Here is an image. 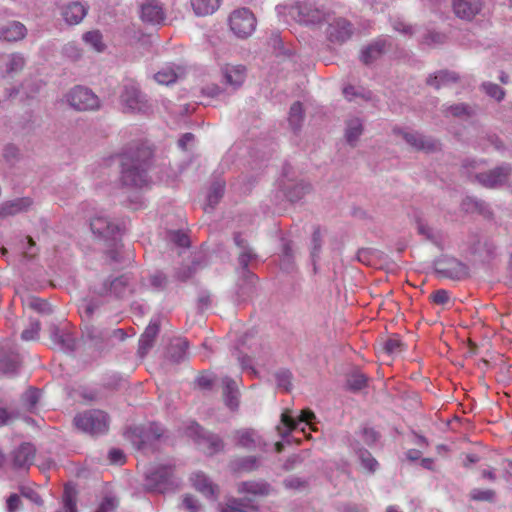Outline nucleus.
<instances>
[{"instance_id":"nucleus-41","label":"nucleus","mask_w":512,"mask_h":512,"mask_svg":"<svg viewBox=\"0 0 512 512\" xmlns=\"http://www.w3.org/2000/svg\"><path fill=\"white\" fill-rule=\"evenodd\" d=\"M289 125L293 130H298L303 121V108L300 102L291 105L288 117Z\"/></svg>"},{"instance_id":"nucleus-43","label":"nucleus","mask_w":512,"mask_h":512,"mask_svg":"<svg viewBox=\"0 0 512 512\" xmlns=\"http://www.w3.org/2000/svg\"><path fill=\"white\" fill-rule=\"evenodd\" d=\"M445 114L447 116L451 115L457 118L470 117L473 115V109L466 104H456L449 106L445 109Z\"/></svg>"},{"instance_id":"nucleus-20","label":"nucleus","mask_w":512,"mask_h":512,"mask_svg":"<svg viewBox=\"0 0 512 512\" xmlns=\"http://www.w3.org/2000/svg\"><path fill=\"white\" fill-rule=\"evenodd\" d=\"M439 271L451 279H462L467 276L468 268L462 262L451 258L439 263Z\"/></svg>"},{"instance_id":"nucleus-25","label":"nucleus","mask_w":512,"mask_h":512,"mask_svg":"<svg viewBox=\"0 0 512 512\" xmlns=\"http://www.w3.org/2000/svg\"><path fill=\"white\" fill-rule=\"evenodd\" d=\"M25 60L20 54H9L0 56V69L2 73L12 74L23 69Z\"/></svg>"},{"instance_id":"nucleus-31","label":"nucleus","mask_w":512,"mask_h":512,"mask_svg":"<svg viewBox=\"0 0 512 512\" xmlns=\"http://www.w3.org/2000/svg\"><path fill=\"white\" fill-rule=\"evenodd\" d=\"M185 70L182 67L167 66L158 71L154 78L159 84L169 85L182 78Z\"/></svg>"},{"instance_id":"nucleus-57","label":"nucleus","mask_w":512,"mask_h":512,"mask_svg":"<svg viewBox=\"0 0 512 512\" xmlns=\"http://www.w3.org/2000/svg\"><path fill=\"white\" fill-rule=\"evenodd\" d=\"M343 93L348 100H352L353 98L358 97V96L363 97L365 99L370 98L369 92L359 91V89H357L354 86L345 87L343 90Z\"/></svg>"},{"instance_id":"nucleus-38","label":"nucleus","mask_w":512,"mask_h":512,"mask_svg":"<svg viewBox=\"0 0 512 512\" xmlns=\"http://www.w3.org/2000/svg\"><path fill=\"white\" fill-rule=\"evenodd\" d=\"M363 126L359 118L350 119L347 122L346 138L350 144H354L362 134Z\"/></svg>"},{"instance_id":"nucleus-40","label":"nucleus","mask_w":512,"mask_h":512,"mask_svg":"<svg viewBox=\"0 0 512 512\" xmlns=\"http://www.w3.org/2000/svg\"><path fill=\"white\" fill-rule=\"evenodd\" d=\"M224 194V183L221 181L215 182L207 195V206L205 210L207 211V207L213 209L216 204L220 201Z\"/></svg>"},{"instance_id":"nucleus-59","label":"nucleus","mask_w":512,"mask_h":512,"mask_svg":"<svg viewBox=\"0 0 512 512\" xmlns=\"http://www.w3.org/2000/svg\"><path fill=\"white\" fill-rule=\"evenodd\" d=\"M170 240L176 243L180 247L189 246V238L188 236L181 231H173L170 233Z\"/></svg>"},{"instance_id":"nucleus-12","label":"nucleus","mask_w":512,"mask_h":512,"mask_svg":"<svg viewBox=\"0 0 512 512\" xmlns=\"http://www.w3.org/2000/svg\"><path fill=\"white\" fill-rule=\"evenodd\" d=\"M353 33L352 25L344 18H335L329 22L326 34L329 41L334 43H343L347 41Z\"/></svg>"},{"instance_id":"nucleus-30","label":"nucleus","mask_w":512,"mask_h":512,"mask_svg":"<svg viewBox=\"0 0 512 512\" xmlns=\"http://www.w3.org/2000/svg\"><path fill=\"white\" fill-rule=\"evenodd\" d=\"M26 32L27 30L22 23L13 21L2 27L0 38L9 42L18 41L25 37Z\"/></svg>"},{"instance_id":"nucleus-14","label":"nucleus","mask_w":512,"mask_h":512,"mask_svg":"<svg viewBox=\"0 0 512 512\" xmlns=\"http://www.w3.org/2000/svg\"><path fill=\"white\" fill-rule=\"evenodd\" d=\"M224 84L233 89L239 88L245 81L246 68L243 65L226 64L221 68Z\"/></svg>"},{"instance_id":"nucleus-19","label":"nucleus","mask_w":512,"mask_h":512,"mask_svg":"<svg viewBox=\"0 0 512 512\" xmlns=\"http://www.w3.org/2000/svg\"><path fill=\"white\" fill-rule=\"evenodd\" d=\"M90 227L94 234L103 238L113 237L118 230L117 225L103 215L93 217L90 221Z\"/></svg>"},{"instance_id":"nucleus-2","label":"nucleus","mask_w":512,"mask_h":512,"mask_svg":"<svg viewBox=\"0 0 512 512\" xmlns=\"http://www.w3.org/2000/svg\"><path fill=\"white\" fill-rule=\"evenodd\" d=\"M314 418L315 415L312 411H302L299 417L293 416L291 411L288 410L283 412L280 423L276 427L282 441H277L274 448L280 449L285 446L302 445L303 439L310 437L306 431V426L310 429Z\"/></svg>"},{"instance_id":"nucleus-11","label":"nucleus","mask_w":512,"mask_h":512,"mask_svg":"<svg viewBox=\"0 0 512 512\" xmlns=\"http://www.w3.org/2000/svg\"><path fill=\"white\" fill-rule=\"evenodd\" d=\"M233 443L246 448H262L267 446L264 435L253 428H241L233 432Z\"/></svg>"},{"instance_id":"nucleus-42","label":"nucleus","mask_w":512,"mask_h":512,"mask_svg":"<svg viewBox=\"0 0 512 512\" xmlns=\"http://www.w3.org/2000/svg\"><path fill=\"white\" fill-rule=\"evenodd\" d=\"M359 461L360 467L368 473H374L378 469L377 460L368 450H360Z\"/></svg>"},{"instance_id":"nucleus-58","label":"nucleus","mask_w":512,"mask_h":512,"mask_svg":"<svg viewBox=\"0 0 512 512\" xmlns=\"http://www.w3.org/2000/svg\"><path fill=\"white\" fill-rule=\"evenodd\" d=\"M152 287L157 290L163 289L167 284V277L162 272H155L150 276Z\"/></svg>"},{"instance_id":"nucleus-10","label":"nucleus","mask_w":512,"mask_h":512,"mask_svg":"<svg viewBox=\"0 0 512 512\" xmlns=\"http://www.w3.org/2000/svg\"><path fill=\"white\" fill-rule=\"evenodd\" d=\"M121 103L124 109L131 112H145L148 108L145 96L134 84H129L124 87L121 93Z\"/></svg>"},{"instance_id":"nucleus-32","label":"nucleus","mask_w":512,"mask_h":512,"mask_svg":"<svg viewBox=\"0 0 512 512\" xmlns=\"http://www.w3.org/2000/svg\"><path fill=\"white\" fill-rule=\"evenodd\" d=\"M387 40L385 38H379L374 41L371 45L366 47L361 53V60L365 64H370L385 51Z\"/></svg>"},{"instance_id":"nucleus-56","label":"nucleus","mask_w":512,"mask_h":512,"mask_svg":"<svg viewBox=\"0 0 512 512\" xmlns=\"http://www.w3.org/2000/svg\"><path fill=\"white\" fill-rule=\"evenodd\" d=\"M29 306L40 313H51V306L44 300L34 298L30 301Z\"/></svg>"},{"instance_id":"nucleus-51","label":"nucleus","mask_w":512,"mask_h":512,"mask_svg":"<svg viewBox=\"0 0 512 512\" xmlns=\"http://www.w3.org/2000/svg\"><path fill=\"white\" fill-rule=\"evenodd\" d=\"M64 512H76V501L74 492L68 486L65 487L64 492Z\"/></svg>"},{"instance_id":"nucleus-28","label":"nucleus","mask_w":512,"mask_h":512,"mask_svg":"<svg viewBox=\"0 0 512 512\" xmlns=\"http://www.w3.org/2000/svg\"><path fill=\"white\" fill-rule=\"evenodd\" d=\"M188 433L190 436L202 438L204 440L203 444L209 445L210 448L223 446V441L218 435L205 432L197 423H192L189 426ZM199 444H202V442Z\"/></svg>"},{"instance_id":"nucleus-33","label":"nucleus","mask_w":512,"mask_h":512,"mask_svg":"<svg viewBox=\"0 0 512 512\" xmlns=\"http://www.w3.org/2000/svg\"><path fill=\"white\" fill-rule=\"evenodd\" d=\"M222 0H191V6L198 16L213 14L219 7Z\"/></svg>"},{"instance_id":"nucleus-22","label":"nucleus","mask_w":512,"mask_h":512,"mask_svg":"<svg viewBox=\"0 0 512 512\" xmlns=\"http://www.w3.org/2000/svg\"><path fill=\"white\" fill-rule=\"evenodd\" d=\"M219 512H257V507L249 499L231 497L220 505Z\"/></svg>"},{"instance_id":"nucleus-37","label":"nucleus","mask_w":512,"mask_h":512,"mask_svg":"<svg viewBox=\"0 0 512 512\" xmlns=\"http://www.w3.org/2000/svg\"><path fill=\"white\" fill-rule=\"evenodd\" d=\"M462 208L466 212H479L483 214L484 216H489L490 211L488 209V206L485 202L478 200L476 198L467 197L462 202Z\"/></svg>"},{"instance_id":"nucleus-7","label":"nucleus","mask_w":512,"mask_h":512,"mask_svg":"<svg viewBox=\"0 0 512 512\" xmlns=\"http://www.w3.org/2000/svg\"><path fill=\"white\" fill-rule=\"evenodd\" d=\"M476 164V162L472 163V170L469 173L470 176L474 177L475 181H477L483 187L497 188L499 186H502L509 177L510 167L508 165H502L485 172H478L473 171L476 169Z\"/></svg>"},{"instance_id":"nucleus-44","label":"nucleus","mask_w":512,"mask_h":512,"mask_svg":"<svg viewBox=\"0 0 512 512\" xmlns=\"http://www.w3.org/2000/svg\"><path fill=\"white\" fill-rule=\"evenodd\" d=\"M310 190V184L306 182H299L288 190L287 197L289 198L290 201H297L300 200L304 195L309 193Z\"/></svg>"},{"instance_id":"nucleus-62","label":"nucleus","mask_w":512,"mask_h":512,"mask_svg":"<svg viewBox=\"0 0 512 512\" xmlns=\"http://www.w3.org/2000/svg\"><path fill=\"white\" fill-rule=\"evenodd\" d=\"M117 506V501L115 498L107 497L100 504L99 508L95 512H110L114 510Z\"/></svg>"},{"instance_id":"nucleus-45","label":"nucleus","mask_w":512,"mask_h":512,"mask_svg":"<svg viewBox=\"0 0 512 512\" xmlns=\"http://www.w3.org/2000/svg\"><path fill=\"white\" fill-rule=\"evenodd\" d=\"M367 378L364 374L356 371L349 375L347 379L348 387L353 391H359L366 386Z\"/></svg>"},{"instance_id":"nucleus-52","label":"nucleus","mask_w":512,"mask_h":512,"mask_svg":"<svg viewBox=\"0 0 512 512\" xmlns=\"http://www.w3.org/2000/svg\"><path fill=\"white\" fill-rule=\"evenodd\" d=\"M418 233L423 235L426 239L436 242L438 239V233L430 228L426 223L422 221L417 222Z\"/></svg>"},{"instance_id":"nucleus-21","label":"nucleus","mask_w":512,"mask_h":512,"mask_svg":"<svg viewBox=\"0 0 512 512\" xmlns=\"http://www.w3.org/2000/svg\"><path fill=\"white\" fill-rule=\"evenodd\" d=\"M159 332V321L157 319L151 320L144 333L139 339V354L145 356L150 348L153 346L155 337Z\"/></svg>"},{"instance_id":"nucleus-53","label":"nucleus","mask_w":512,"mask_h":512,"mask_svg":"<svg viewBox=\"0 0 512 512\" xmlns=\"http://www.w3.org/2000/svg\"><path fill=\"white\" fill-rule=\"evenodd\" d=\"M311 244V256L314 259L319 255L322 246V233L319 228L314 230Z\"/></svg>"},{"instance_id":"nucleus-46","label":"nucleus","mask_w":512,"mask_h":512,"mask_svg":"<svg viewBox=\"0 0 512 512\" xmlns=\"http://www.w3.org/2000/svg\"><path fill=\"white\" fill-rule=\"evenodd\" d=\"M41 325L38 320H31L29 326L22 331L21 338L25 341L37 340Z\"/></svg>"},{"instance_id":"nucleus-63","label":"nucleus","mask_w":512,"mask_h":512,"mask_svg":"<svg viewBox=\"0 0 512 512\" xmlns=\"http://www.w3.org/2000/svg\"><path fill=\"white\" fill-rule=\"evenodd\" d=\"M64 53L67 57L73 60H77L81 57V50L73 43L65 45Z\"/></svg>"},{"instance_id":"nucleus-27","label":"nucleus","mask_w":512,"mask_h":512,"mask_svg":"<svg viewBox=\"0 0 512 512\" xmlns=\"http://www.w3.org/2000/svg\"><path fill=\"white\" fill-rule=\"evenodd\" d=\"M87 13V9L80 2H73L65 6L62 10L64 20L70 24L80 23Z\"/></svg>"},{"instance_id":"nucleus-17","label":"nucleus","mask_w":512,"mask_h":512,"mask_svg":"<svg viewBox=\"0 0 512 512\" xmlns=\"http://www.w3.org/2000/svg\"><path fill=\"white\" fill-rule=\"evenodd\" d=\"M141 18L145 22L160 24L165 19V13L158 1L147 0L141 6Z\"/></svg>"},{"instance_id":"nucleus-16","label":"nucleus","mask_w":512,"mask_h":512,"mask_svg":"<svg viewBox=\"0 0 512 512\" xmlns=\"http://www.w3.org/2000/svg\"><path fill=\"white\" fill-rule=\"evenodd\" d=\"M50 338L54 344L63 350H73L75 348V337L66 327L60 328L52 325L49 328Z\"/></svg>"},{"instance_id":"nucleus-47","label":"nucleus","mask_w":512,"mask_h":512,"mask_svg":"<svg viewBox=\"0 0 512 512\" xmlns=\"http://www.w3.org/2000/svg\"><path fill=\"white\" fill-rule=\"evenodd\" d=\"M470 497L474 501L493 502L495 500V492L491 489L475 488L471 490Z\"/></svg>"},{"instance_id":"nucleus-4","label":"nucleus","mask_w":512,"mask_h":512,"mask_svg":"<svg viewBox=\"0 0 512 512\" xmlns=\"http://www.w3.org/2000/svg\"><path fill=\"white\" fill-rule=\"evenodd\" d=\"M177 485L178 481L170 464L152 467L145 475V486L149 491L163 493Z\"/></svg>"},{"instance_id":"nucleus-64","label":"nucleus","mask_w":512,"mask_h":512,"mask_svg":"<svg viewBox=\"0 0 512 512\" xmlns=\"http://www.w3.org/2000/svg\"><path fill=\"white\" fill-rule=\"evenodd\" d=\"M431 297L432 301L438 305H445L449 301V294L446 290H437Z\"/></svg>"},{"instance_id":"nucleus-39","label":"nucleus","mask_w":512,"mask_h":512,"mask_svg":"<svg viewBox=\"0 0 512 512\" xmlns=\"http://www.w3.org/2000/svg\"><path fill=\"white\" fill-rule=\"evenodd\" d=\"M188 346L189 344L185 339H176L170 347L171 358L176 362H180L185 359Z\"/></svg>"},{"instance_id":"nucleus-60","label":"nucleus","mask_w":512,"mask_h":512,"mask_svg":"<svg viewBox=\"0 0 512 512\" xmlns=\"http://www.w3.org/2000/svg\"><path fill=\"white\" fill-rule=\"evenodd\" d=\"M21 500L17 494H12L6 501V510L7 512H17L20 508Z\"/></svg>"},{"instance_id":"nucleus-55","label":"nucleus","mask_w":512,"mask_h":512,"mask_svg":"<svg viewBox=\"0 0 512 512\" xmlns=\"http://www.w3.org/2000/svg\"><path fill=\"white\" fill-rule=\"evenodd\" d=\"M125 454L123 450H109L107 454V460L112 465H123L125 463Z\"/></svg>"},{"instance_id":"nucleus-24","label":"nucleus","mask_w":512,"mask_h":512,"mask_svg":"<svg viewBox=\"0 0 512 512\" xmlns=\"http://www.w3.org/2000/svg\"><path fill=\"white\" fill-rule=\"evenodd\" d=\"M270 491V485L264 481H245L237 485V492L239 494L265 496L268 495Z\"/></svg>"},{"instance_id":"nucleus-35","label":"nucleus","mask_w":512,"mask_h":512,"mask_svg":"<svg viewBox=\"0 0 512 512\" xmlns=\"http://www.w3.org/2000/svg\"><path fill=\"white\" fill-rule=\"evenodd\" d=\"M35 457V450H12L10 458L16 468H24L31 464Z\"/></svg>"},{"instance_id":"nucleus-6","label":"nucleus","mask_w":512,"mask_h":512,"mask_svg":"<svg viewBox=\"0 0 512 512\" xmlns=\"http://www.w3.org/2000/svg\"><path fill=\"white\" fill-rule=\"evenodd\" d=\"M232 32L238 38H248L256 29V18L248 8L234 10L229 17Z\"/></svg>"},{"instance_id":"nucleus-49","label":"nucleus","mask_w":512,"mask_h":512,"mask_svg":"<svg viewBox=\"0 0 512 512\" xmlns=\"http://www.w3.org/2000/svg\"><path fill=\"white\" fill-rule=\"evenodd\" d=\"M482 88L487 95L501 101L505 96V91L499 85L491 82H485L482 84Z\"/></svg>"},{"instance_id":"nucleus-36","label":"nucleus","mask_w":512,"mask_h":512,"mask_svg":"<svg viewBox=\"0 0 512 512\" xmlns=\"http://www.w3.org/2000/svg\"><path fill=\"white\" fill-rule=\"evenodd\" d=\"M82 39L85 44L90 46L94 51L101 53L105 50L106 45L103 42V36L100 31L93 30L83 34Z\"/></svg>"},{"instance_id":"nucleus-15","label":"nucleus","mask_w":512,"mask_h":512,"mask_svg":"<svg viewBox=\"0 0 512 512\" xmlns=\"http://www.w3.org/2000/svg\"><path fill=\"white\" fill-rule=\"evenodd\" d=\"M483 5V0H453V10L462 19L471 20L477 15Z\"/></svg>"},{"instance_id":"nucleus-1","label":"nucleus","mask_w":512,"mask_h":512,"mask_svg":"<svg viewBox=\"0 0 512 512\" xmlns=\"http://www.w3.org/2000/svg\"><path fill=\"white\" fill-rule=\"evenodd\" d=\"M152 152L146 146H131L121 156L124 186L142 188L148 184L147 167Z\"/></svg>"},{"instance_id":"nucleus-8","label":"nucleus","mask_w":512,"mask_h":512,"mask_svg":"<svg viewBox=\"0 0 512 512\" xmlns=\"http://www.w3.org/2000/svg\"><path fill=\"white\" fill-rule=\"evenodd\" d=\"M127 437L133 441L137 448L144 445H153L165 437V430L157 423L150 424L147 428L133 427L127 432Z\"/></svg>"},{"instance_id":"nucleus-61","label":"nucleus","mask_w":512,"mask_h":512,"mask_svg":"<svg viewBox=\"0 0 512 512\" xmlns=\"http://www.w3.org/2000/svg\"><path fill=\"white\" fill-rule=\"evenodd\" d=\"M183 507L188 512H198L200 506L197 499L193 496L187 495L183 499Z\"/></svg>"},{"instance_id":"nucleus-50","label":"nucleus","mask_w":512,"mask_h":512,"mask_svg":"<svg viewBox=\"0 0 512 512\" xmlns=\"http://www.w3.org/2000/svg\"><path fill=\"white\" fill-rule=\"evenodd\" d=\"M277 386L285 391H288L291 387V373L283 370L279 371L275 375Z\"/></svg>"},{"instance_id":"nucleus-18","label":"nucleus","mask_w":512,"mask_h":512,"mask_svg":"<svg viewBox=\"0 0 512 512\" xmlns=\"http://www.w3.org/2000/svg\"><path fill=\"white\" fill-rule=\"evenodd\" d=\"M193 487L205 497L214 499L218 494V487L202 472H195L190 478Z\"/></svg>"},{"instance_id":"nucleus-9","label":"nucleus","mask_w":512,"mask_h":512,"mask_svg":"<svg viewBox=\"0 0 512 512\" xmlns=\"http://www.w3.org/2000/svg\"><path fill=\"white\" fill-rule=\"evenodd\" d=\"M68 103L77 110H95L99 107L98 97L88 88L76 86L67 94Z\"/></svg>"},{"instance_id":"nucleus-29","label":"nucleus","mask_w":512,"mask_h":512,"mask_svg":"<svg viewBox=\"0 0 512 512\" xmlns=\"http://www.w3.org/2000/svg\"><path fill=\"white\" fill-rule=\"evenodd\" d=\"M32 205L29 198H19L7 201L0 206V217L12 216L26 211Z\"/></svg>"},{"instance_id":"nucleus-54","label":"nucleus","mask_w":512,"mask_h":512,"mask_svg":"<svg viewBox=\"0 0 512 512\" xmlns=\"http://www.w3.org/2000/svg\"><path fill=\"white\" fill-rule=\"evenodd\" d=\"M40 397V392L37 389H29L23 396L24 402L27 405L28 409L32 410Z\"/></svg>"},{"instance_id":"nucleus-34","label":"nucleus","mask_w":512,"mask_h":512,"mask_svg":"<svg viewBox=\"0 0 512 512\" xmlns=\"http://www.w3.org/2000/svg\"><path fill=\"white\" fill-rule=\"evenodd\" d=\"M457 80L458 75L455 72L439 71L427 78V84L439 89L440 87L447 86L449 83L456 82Z\"/></svg>"},{"instance_id":"nucleus-5","label":"nucleus","mask_w":512,"mask_h":512,"mask_svg":"<svg viewBox=\"0 0 512 512\" xmlns=\"http://www.w3.org/2000/svg\"><path fill=\"white\" fill-rule=\"evenodd\" d=\"M74 425L84 433L101 435L108 431L109 417L104 411L88 410L74 417Z\"/></svg>"},{"instance_id":"nucleus-26","label":"nucleus","mask_w":512,"mask_h":512,"mask_svg":"<svg viewBox=\"0 0 512 512\" xmlns=\"http://www.w3.org/2000/svg\"><path fill=\"white\" fill-rule=\"evenodd\" d=\"M223 398L226 406L231 410H236L239 406V392L234 380L225 377L222 380Z\"/></svg>"},{"instance_id":"nucleus-3","label":"nucleus","mask_w":512,"mask_h":512,"mask_svg":"<svg viewBox=\"0 0 512 512\" xmlns=\"http://www.w3.org/2000/svg\"><path fill=\"white\" fill-rule=\"evenodd\" d=\"M276 10L278 15L283 17L287 23L291 19L306 25L317 24L323 18V12L316 7L312 0H304L292 5H278Z\"/></svg>"},{"instance_id":"nucleus-23","label":"nucleus","mask_w":512,"mask_h":512,"mask_svg":"<svg viewBox=\"0 0 512 512\" xmlns=\"http://www.w3.org/2000/svg\"><path fill=\"white\" fill-rule=\"evenodd\" d=\"M234 241L238 247L241 248V252L239 255V264L243 268V273L252 283L256 278L253 273L247 271L248 264L256 258V255L253 251L246 245L245 241L240 237V235H236Z\"/></svg>"},{"instance_id":"nucleus-13","label":"nucleus","mask_w":512,"mask_h":512,"mask_svg":"<svg viewBox=\"0 0 512 512\" xmlns=\"http://www.w3.org/2000/svg\"><path fill=\"white\" fill-rule=\"evenodd\" d=\"M394 134L402 136V138L409 144L411 147L416 150H424V151H434L438 147V143L434 140L424 137L423 135L412 132V131H403L400 128H395L393 130Z\"/></svg>"},{"instance_id":"nucleus-48","label":"nucleus","mask_w":512,"mask_h":512,"mask_svg":"<svg viewBox=\"0 0 512 512\" xmlns=\"http://www.w3.org/2000/svg\"><path fill=\"white\" fill-rule=\"evenodd\" d=\"M402 342L398 337H390L383 344V350L388 355H397L402 351Z\"/></svg>"}]
</instances>
